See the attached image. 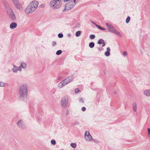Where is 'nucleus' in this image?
<instances>
[{
  "mask_svg": "<svg viewBox=\"0 0 150 150\" xmlns=\"http://www.w3.org/2000/svg\"><path fill=\"white\" fill-rule=\"evenodd\" d=\"M79 101L82 103H83L84 102L83 99L82 98H80Z\"/></svg>",
  "mask_w": 150,
  "mask_h": 150,
  "instance_id": "473e14b6",
  "label": "nucleus"
},
{
  "mask_svg": "<svg viewBox=\"0 0 150 150\" xmlns=\"http://www.w3.org/2000/svg\"><path fill=\"white\" fill-rule=\"evenodd\" d=\"M76 0H73V2L72 1H69L65 5V8L63 11H64L66 10H69L73 8L76 4L75 2Z\"/></svg>",
  "mask_w": 150,
  "mask_h": 150,
  "instance_id": "7ed1b4c3",
  "label": "nucleus"
},
{
  "mask_svg": "<svg viewBox=\"0 0 150 150\" xmlns=\"http://www.w3.org/2000/svg\"><path fill=\"white\" fill-rule=\"evenodd\" d=\"M71 0H64V2H67L68 1H71Z\"/></svg>",
  "mask_w": 150,
  "mask_h": 150,
  "instance_id": "4c0bfd02",
  "label": "nucleus"
},
{
  "mask_svg": "<svg viewBox=\"0 0 150 150\" xmlns=\"http://www.w3.org/2000/svg\"><path fill=\"white\" fill-rule=\"evenodd\" d=\"M86 108L85 107H83L82 108L81 110L83 111H84L86 110Z\"/></svg>",
  "mask_w": 150,
  "mask_h": 150,
  "instance_id": "e433bc0d",
  "label": "nucleus"
},
{
  "mask_svg": "<svg viewBox=\"0 0 150 150\" xmlns=\"http://www.w3.org/2000/svg\"><path fill=\"white\" fill-rule=\"evenodd\" d=\"M106 25L108 27V30L109 31L113 32L115 30L114 28L110 24L106 23Z\"/></svg>",
  "mask_w": 150,
  "mask_h": 150,
  "instance_id": "6e6552de",
  "label": "nucleus"
},
{
  "mask_svg": "<svg viewBox=\"0 0 150 150\" xmlns=\"http://www.w3.org/2000/svg\"><path fill=\"white\" fill-rule=\"evenodd\" d=\"M92 23L93 24H94V25H96V24L93 21H92Z\"/></svg>",
  "mask_w": 150,
  "mask_h": 150,
  "instance_id": "79ce46f5",
  "label": "nucleus"
},
{
  "mask_svg": "<svg viewBox=\"0 0 150 150\" xmlns=\"http://www.w3.org/2000/svg\"><path fill=\"white\" fill-rule=\"evenodd\" d=\"M8 13L9 15L10 18L13 20H15L16 19L15 16L13 11L10 10L8 12Z\"/></svg>",
  "mask_w": 150,
  "mask_h": 150,
  "instance_id": "0eeeda50",
  "label": "nucleus"
},
{
  "mask_svg": "<svg viewBox=\"0 0 150 150\" xmlns=\"http://www.w3.org/2000/svg\"><path fill=\"white\" fill-rule=\"evenodd\" d=\"M25 11L26 13L28 14L31 13L34 11L32 10L31 8H30L29 5L25 9Z\"/></svg>",
  "mask_w": 150,
  "mask_h": 150,
  "instance_id": "9d476101",
  "label": "nucleus"
},
{
  "mask_svg": "<svg viewBox=\"0 0 150 150\" xmlns=\"http://www.w3.org/2000/svg\"><path fill=\"white\" fill-rule=\"evenodd\" d=\"M6 84L2 82H0V87H3L6 86Z\"/></svg>",
  "mask_w": 150,
  "mask_h": 150,
  "instance_id": "b1692460",
  "label": "nucleus"
},
{
  "mask_svg": "<svg viewBox=\"0 0 150 150\" xmlns=\"http://www.w3.org/2000/svg\"><path fill=\"white\" fill-rule=\"evenodd\" d=\"M71 146L73 148H75L76 146V144L75 143H71Z\"/></svg>",
  "mask_w": 150,
  "mask_h": 150,
  "instance_id": "a878e982",
  "label": "nucleus"
},
{
  "mask_svg": "<svg viewBox=\"0 0 150 150\" xmlns=\"http://www.w3.org/2000/svg\"><path fill=\"white\" fill-rule=\"evenodd\" d=\"M56 45V42L55 41H53V44L52 45L53 46H55Z\"/></svg>",
  "mask_w": 150,
  "mask_h": 150,
  "instance_id": "f704fd0d",
  "label": "nucleus"
},
{
  "mask_svg": "<svg viewBox=\"0 0 150 150\" xmlns=\"http://www.w3.org/2000/svg\"><path fill=\"white\" fill-rule=\"evenodd\" d=\"M89 45L90 48H92L94 47L95 44L93 42H91L89 44Z\"/></svg>",
  "mask_w": 150,
  "mask_h": 150,
  "instance_id": "a211bd4d",
  "label": "nucleus"
},
{
  "mask_svg": "<svg viewBox=\"0 0 150 150\" xmlns=\"http://www.w3.org/2000/svg\"><path fill=\"white\" fill-rule=\"evenodd\" d=\"M132 107L134 111V112H136L137 109V105L136 102H134L133 103Z\"/></svg>",
  "mask_w": 150,
  "mask_h": 150,
  "instance_id": "f8f14e48",
  "label": "nucleus"
},
{
  "mask_svg": "<svg viewBox=\"0 0 150 150\" xmlns=\"http://www.w3.org/2000/svg\"><path fill=\"white\" fill-rule=\"evenodd\" d=\"M103 44V45H102V46L103 47H104L105 46V42H104H104L103 43H102Z\"/></svg>",
  "mask_w": 150,
  "mask_h": 150,
  "instance_id": "a19ab883",
  "label": "nucleus"
},
{
  "mask_svg": "<svg viewBox=\"0 0 150 150\" xmlns=\"http://www.w3.org/2000/svg\"><path fill=\"white\" fill-rule=\"evenodd\" d=\"M62 51L61 50H58L56 53V54L59 55L60 54L62 53Z\"/></svg>",
  "mask_w": 150,
  "mask_h": 150,
  "instance_id": "393cba45",
  "label": "nucleus"
},
{
  "mask_svg": "<svg viewBox=\"0 0 150 150\" xmlns=\"http://www.w3.org/2000/svg\"><path fill=\"white\" fill-rule=\"evenodd\" d=\"M107 51L109 52L110 51V49L109 47H107Z\"/></svg>",
  "mask_w": 150,
  "mask_h": 150,
  "instance_id": "58836bf2",
  "label": "nucleus"
},
{
  "mask_svg": "<svg viewBox=\"0 0 150 150\" xmlns=\"http://www.w3.org/2000/svg\"><path fill=\"white\" fill-rule=\"evenodd\" d=\"M68 79H65L64 80L62 81L64 83V84H65V85L67 84L68 83H69L68 82H67V80Z\"/></svg>",
  "mask_w": 150,
  "mask_h": 150,
  "instance_id": "5701e85b",
  "label": "nucleus"
},
{
  "mask_svg": "<svg viewBox=\"0 0 150 150\" xmlns=\"http://www.w3.org/2000/svg\"><path fill=\"white\" fill-rule=\"evenodd\" d=\"M123 54L124 56H126L127 55V53L126 51H125L123 52Z\"/></svg>",
  "mask_w": 150,
  "mask_h": 150,
  "instance_id": "72a5a7b5",
  "label": "nucleus"
},
{
  "mask_svg": "<svg viewBox=\"0 0 150 150\" xmlns=\"http://www.w3.org/2000/svg\"><path fill=\"white\" fill-rule=\"evenodd\" d=\"M130 20V17L129 16H128L126 20V23H128Z\"/></svg>",
  "mask_w": 150,
  "mask_h": 150,
  "instance_id": "bb28decb",
  "label": "nucleus"
},
{
  "mask_svg": "<svg viewBox=\"0 0 150 150\" xmlns=\"http://www.w3.org/2000/svg\"><path fill=\"white\" fill-rule=\"evenodd\" d=\"M38 2L34 1L31 2L29 5L31 8L32 10L34 11L36 9L38 6Z\"/></svg>",
  "mask_w": 150,
  "mask_h": 150,
  "instance_id": "39448f33",
  "label": "nucleus"
},
{
  "mask_svg": "<svg viewBox=\"0 0 150 150\" xmlns=\"http://www.w3.org/2000/svg\"><path fill=\"white\" fill-rule=\"evenodd\" d=\"M68 36H69V37H70L71 35L70 34H69L68 35Z\"/></svg>",
  "mask_w": 150,
  "mask_h": 150,
  "instance_id": "a18cd8bd",
  "label": "nucleus"
},
{
  "mask_svg": "<svg viewBox=\"0 0 150 150\" xmlns=\"http://www.w3.org/2000/svg\"><path fill=\"white\" fill-rule=\"evenodd\" d=\"M68 101L67 100L64 98L62 99L61 102V105L63 106H65L68 104Z\"/></svg>",
  "mask_w": 150,
  "mask_h": 150,
  "instance_id": "1a4fd4ad",
  "label": "nucleus"
},
{
  "mask_svg": "<svg viewBox=\"0 0 150 150\" xmlns=\"http://www.w3.org/2000/svg\"><path fill=\"white\" fill-rule=\"evenodd\" d=\"M96 26L100 30H105V28L101 27H100V26L98 25H96Z\"/></svg>",
  "mask_w": 150,
  "mask_h": 150,
  "instance_id": "6ab92c4d",
  "label": "nucleus"
},
{
  "mask_svg": "<svg viewBox=\"0 0 150 150\" xmlns=\"http://www.w3.org/2000/svg\"><path fill=\"white\" fill-rule=\"evenodd\" d=\"M105 54L106 56H108L110 55V53L109 52L106 51L105 52Z\"/></svg>",
  "mask_w": 150,
  "mask_h": 150,
  "instance_id": "cd10ccee",
  "label": "nucleus"
},
{
  "mask_svg": "<svg viewBox=\"0 0 150 150\" xmlns=\"http://www.w3.org/2000/svg\"><path fill=\"white\" fill-rule=\"evenodd\" d=\"M28 92V89L26 85H22L20 88L19 94L20 96H26Z\"/></svg>",
  "mask_w": 150,
  "mask_h": 150,
  "instance_id": "f03ea898",
  "label": "nucleus"
},
{
  "mask_svg": "<svg viewBox=\"0 0 150 150\" xmlns=\"http://www.w3.org/2000/svg\"><path fill=\"white\" fill-rule=\"evenodd\" d=\"M50 6L53 9H56L60 7L62 2L61 0H52L50 2Z\"/></svg>",
  "mask_w": 150,
  "mask_h": 150,
  "instance_id": "f257e3e1",
  "label": "nucleus"
},
{
  "mask_svg": "<svg viewBox=\"0 0 150 150\" xmlns=\"http://www.w3.org/2000/svg\"><path fill=\"white\" fill-rule=\"evenodd\" d=\"M45 4H42L41 5V7L42 8H43L45 7Z\"/></svg>",
  "mask_w": 150,
  "mask_h": 150,
  "instance_id": "c9c22d12",
  "label": "nucleus"
},
{
  "mask_svg": "<svg viewBox=\"0 0 150 150\" xmlns=\"http://www.w3.org/2000/svg\"><path fill=\"white\" fill-rule=\"evenodd\" d=\"M21 122V121H19L18 122V124L19 125V123L20 122Z\"/></svg>",
  "mask_w": 150,
  "mask_h": 150,
  "instance_id": "37998d69",
  "label": "nucleus"
},
{
  "mask_svg": "<svg viewBox=\"0 0 150 150\" xmlns=\"http://www.w3.org/2000/svg\"><path fill=\"white\" fill-rule=\"evenodd\" d=\"M65 85L62 81L60 82L58 84V87L61 88L64 86Z\"/></svg>",
  "mask_w": 150,
  "mask_h": 150,
  "instance_id": "4468645a",
  "label": "nucleus"
},
{
  "mask_svg": "<svg viewBox=\"0 0 150 150\" xmlns=\"http://www.w3.org/2000/svg\"><path fill=\"white\" fill-rule=\"evenodd\" d=\"M17 26V24L13 22L11 24L10 27L11 29H14L16 28Z\"/></svg>",
  "mask_w": 150,
  "mask_h": 150,
  "instance_id": "ddd939ff",
  "label": "nucleus"
},
{
  "mask_svg": "<svg viewBox=\"0 0 150 150\" xmlns=\"http://www.w3.org/2000/svg\"><path fill=\"white\" fill-rule=\"evenodd\" d=\"M63 35L62 34L59 33L58 35V37L59 38H61L63 37Z\"/></svg>",
  "mask_w": 150,
  "mask_h": 150,
  "instance_id": "c756f323",
  "label": "nucleus"
},
{
  "mask_svg": "<svg viewBox=\"0 0 150 150\" xmlns=\"http://www.w3.org/2000/svg\"><path fill=\"white\" fill-rule=\"evenodd\" d=\"M58 79H61V77H58Z\"/></svg>",
  "mask_w": 150,
  "mask_h": 150,
  "instance_id": "49530a36",
  "label": "nucleus"
},
{
  "mask_svg": "<svg viewBox=\"0 0 150 150\" xmlns=\"http://www.w3.org/2000/svg\"><path fill=\"white\" fill-rule=\"evenodd\" d=\"M85 138L86 140L90 141L92 139V137L90 134L89 132L86 131L85 133Z\"/></svg>",
  "mask_w": 150,
  "mask_h": 150,
  "instance_id": "423d86ee",
  "label": "nucleus"
},
{
  "mask_svg": "<svg viewBox=\"0 0 150 150\" xmlns=\"http://www.w3.org/2000/svg\"><path fill=\"white\" fill-rule=\"evenodd\" d=\"M21 67L22 68H25L26 67V64L25 63H23L21 64Z\"/></svg>",
  "mask_w": 150,
  "mask_h": 150,
  "instance_id": "aec40b11",
  "label": "nucleus"
},
{
  "mask_svg": "<svg viewBox=\"0 0 150 150\" xmlns=\"http://www.w3.org/2000/svg\"><path fill=\"white\" fill-rule=\"evenodd\" d=\"M90 38L91 39H93L95 38V36L93 35H91L90 36Z\"/></svg>",
  "mask_w": 150,
  "mask_h": 150,
  "instance_id": "c85d7f7f",
  "label": "nucleus"
},
{
  "mask_svg": "<svg viewBox=\"0 0 150 150\" xmlns=\"http://www.w3.org/2000/svg\"><path fill=\"white\" fill-rule=\"evenodd\" d=\"M20 69V68L19 67L14 66V68L13 69V71L14 72H16L18 70H19L20 71L21 70H19Z\"/></svg>",
  "mask_w": 150,
  "mask_h": 150,
  "instance_id": "2eb2a0df",
  "label": "nucleus"
},
{
  "mask_svg": "<svg viewBox=\"0 0 150 150\" xmlns=\"http://www.w3.org/2000/svg\"><path fill=\"white\" fill-rule=\"evenodd\" d=\"M113 33H114L116 34L117 35H118L120 37H122V36L121 34L120 33V32H119L118 31H117L116 30H115L114 31Z\"/></svg>",
  "mask_w": 150,
  "mask_h": 150,
  "instance_id": "dca6fc26",
  "label": "nucleus"
},
{
  "mask_svg": "<svg viewBox=\"0 0 150 150\" xmlns=\"http://www.w3.org/2000/svg\"><path fill=\"white\" fill-rule=\"evenodd\" d=\"M12 1L17 9L20 10L23 9V7L21 5L18 0H12Z\"/></svg>",
  "mask_w": 150,
  "mask_h": 150,
  "instance_id": "20e7f679",
  "label": "nucleus"
},
{
  "mask_svg": "<svg viewBox=\"0 0 150 150\" xmlns=\"http://www.w3.org/2000/svg\"><path fill=\"white\" fill-rule=\"evenodd\" d=\"M144 94L147 96H150V89L146 90L144 92Z\"/></svg>",
  "mask_w": 150,
  "mask_h": 150,
  "instance_id": "9b49d317",
  "label": "nucleus"
},
{
  "mask_svg": "<svg viewBox=\"0 0 150 150\" xmlns=\"http://www.w3.org/2000/svg\"><path fill=\"white\" fill-rule=\"evenodd\" d=\"M148 134H150V128H148Z\"/></svg>",
  "mask_w": 150,
  "mask_h": 150,
  "instance_id": "ea45409f",
  "label": "nucleus"
},
{
  "mask_svg": "<svg viewBox=\"0 0 150 150\" xmlns=\"http://www.w3.org/2000/svg\"><path fill=\"white\" fill-rule=\"evenodd\" d=\"M51 143L53 145H55L56 144L55 141L54 140H52L51 141Z\"/></svg>",
  "mask_w": 150,
  "mask_h": 150,
  "instance_id": "7c9ffc66",
  "label": "nucleus"
},
{
  "mask_svg": "<svg viewBox=\"0 0 150 150\" xmlns=\"http://www.w3.org/2000/svg\"><path fill=\"white\" fill-rule=\"evenodd\" d=\"M114 93L115 94H116L117 93V92L116 91H115L114 92Z\"/></svg>",
  "mask_w": 150,
  "mask_h": 150,
  "instance_id": "c03bdc74",
  "label": "nucleus"
},
{
  "mask_svg": "<svg viewBox=\"0 0 150 150\" xmlns=\"http://www.w3.org/2000/svg\"><path fill=\"white\" fill-rule=\"evenodd\" d=\"M81 32L80 31H78L76 32V37H79L81 35Z\"/></svg>",
  "mask_w": 150,
  "mask_h": 150,
  "instance_id": "4be33fe9",
  "label": "nucleus"
},
{
  "mask_svg": "<svg viewBox=\"0 0 150 150\" xmlns=\"http://www.w3.org/2000/svg\"><path fill=\"white\" fill-rule=\"evenodd\" d=\"M104 40H103L100 39L98 40V44H99V45H100V44L103 43L104 42Z\"/></svg>",
  "mask_w": 150,
  "mask_h": 150,
  "instance_id": "412c9836",
  "label": "nucleus"
},
{
  "mask_svg": "<svg viewBox=\"0 0 150 150\" xmlns=\"http://www.w3.org/2000/svg\"><path fill=\"white\" fill-rule=\"evenodd\" d=\"M66 79H68V80H67V81H68V82L69 83L72 81L73 79V78L72 76H69Z\"/></svg>",
  "mask_w": 150,
  "mask_h": 150,
  "instance_id": "f3484780",
  "label": "nucleus"
},
{
  "mask_svg": "<svg viewBox=\"0 0 150 150\" xmlns=\"http://www.w3.org/2000/svg\"><path fill=\"white\" fill-rule=\"evenodd\" d=\"M80 92L78 88H77L75 90V92L76 93H78Z\"/></svg>",
  "mask_w": 150,
  "mask_h": 150,
  "instance_id": "2f4dec72",
  "label": "nucleus"
}]
</instances>
